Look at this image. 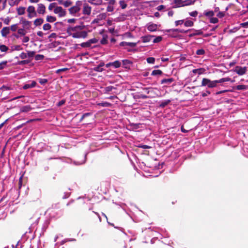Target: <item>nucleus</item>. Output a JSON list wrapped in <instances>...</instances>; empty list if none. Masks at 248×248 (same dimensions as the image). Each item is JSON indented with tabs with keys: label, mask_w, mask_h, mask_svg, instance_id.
I'll return each instance as SVG.
<instances>
[{
	"label": "nucleus",
	"mask_w": 248,
	"mask_h": 248,
	"mask_svg": "<svg viewBox=\"0 0 248 248\" xmlns=\"http://www.w3.org/2000/svg\"><path fill=\"white\" fill-rule=\"evenodd\" d=\"M201 86H207L209 88H213L217 86V80H211L210 79L203 78L202 79Z\"/></svg>",
	"instance_id": "f257e3e1"
},
{
	"label": "nucleus",
	"mask_w": 248,
	"mask_h": 248,
	"mask_svg": "<svg viewBox=\"0 0 248 248\" xmlns=\"http://www.w3.org/2000/svg\"><path fill=\"white\" fill-rule=\"evenodd\" d=\"M88 33L86 31H78L76 32L70 33L69 36H71L74 38H85L87 37Z\"/></svg>",
	"instance_id": "f03ea898"
},
{
	"label": "nucleus",
	"mask_w": 248,
	"mask_h": 248,
	"mask_svg": "<svg viewBox=\"0 0 248 248\" xmlns=\"http://www.w3.org/2000/svg\"><path fill=\"white\" fill-rule=\"evenodd\" d=\"M82 4L81 1H77L76 5L69 9V11L70 14H75L78 12L80 10V6Z\"/></svg>",
	"instance_id": "7ed1b4c3"
},
{
	"label": "nucleus",
	"mask_w": 248,
	"mask_h": 248,
	"mask_svg": "<svg viewBox=\"0 0 248 248\" xmlns=\"http://www.w3.org/2000/svg\"><path fill=\"white\" fill-rule=\"evenodd\" d=\"M84 28V26H76L75 27H69L67 28L66 30V32L67 34L70 35V33H73V32H76L78 31H80L83 30Z\"/></svg>",
	"instance_id": "20e7f679"
},
{
	"label": "nucleus",
	"mask_w": 248,
	"mask_h": 248,
	"mask_svg": "<svg viewBox=\"0 0 248 248\" xmlns=\"http://www.w3.org/2000/svg\"><path fill=\"white\" fill-rule=\"evenodd\" d=\"M55 14H58L59 17H63L66 14V11L61 6H57L54 10Z\"/></svg>",
	"instance_id": "39448f33"
},
{
	"label": "nucleus",
	"mask_w": 248,
	"mask_h": 248,
	"mask_svg": "<svg viewBox=\"0 0 248 248\" xmlns=\"http://www.w3.org/2000/svg\"><path fill=\"white\" fill-rule=\"evenodd\" d=\"M234 71L238 75L242 76L245 74L247 71V67H241L240 66H236L235 67Z\"/></svg>",
	"instance_id": "423d86ee"
},
{
	"label": "nucleus",
	"mask_w": 248,
	"mask_h": 248,
	"mask_svg": "<svg viewBox=\"0 0 248 248\" xmlns=\"http://www.w3.org/2000/svg\"><path fill=\"white\" fill-rule=\"evenodd\" d=\"M143 90L145 91L146 93L147 94L151 93L152 96L151 97L155 96V95H157L156 93L155 92V90H158L157 88H152V87H147V88H143Z\"/></svg>",
	"instance_id": "0eeeda50"
},
{
	"label": "nucleus",
	"mask_w": 248,
	"mask_h": 248,
	"mask_svg": "<svg viewBox=\"0 0 248 248\" xmlns=\"http://www.w3.org/2000/svg\"><path fill=\"white\" fill-rule=\"evenodd\" d=\"M92 8L87 4L85 3L83 5V9L82 13L84 15H90L91 13Z\"/></svg>",
	"instance_id": "6e6552de"
},
{
	"label": "nucleus",
	"mask_w": 248,
	"mask_h": 248,
	"mask_svg": "<svg viewBox=\"0 0 248 248\" xmlns=\"http://www.w3.org/2000/svg\"><path fill=\"white\" fill-rule=\"evenodd\" d=\"M123 63V67L125 69L130 68V66L132 64V62L128 60H124L122 61Z\"/></svg>",
	"instance_id": "1a4fd4ad"
},
{
	"label": "nucleus",
	"mask_w": 248,
	"mask_h": 248,
	"mask_svg": "<svg viewBox=\"0 0 248 248\" xmlns=\"http://www.w3.org/2000/svg\"><path fill=\"white\" fill-rule=\"evenodd\" d=\"M46 12V7L42 3L38 5L37 12L40 14H44Z\"/></svg>",
	"instance_id": "9d476101"
},
{
	"label": "nucleus",
	"mask_w": 248,
	"mask_h": 248,
	"mask_svg": "<svg viewBox=\"0 0 248 248\" xmlns=\"http://www.w3.org/2000/svg\"><path fill=\"white\" fill-rule=\"evenodd\" d=\"M21 22L23 24V26L24 28L26 29H29L31 27V21L26 20L23 18H22Z\"/></svg>",
	"instance_id": "9b49d317"
},
{
	"label": "nucleus",
	"mask_w": 248,
	"mask_h": 248,
	"mask_svg": "<svg viewBox=\"0 0 248 248\" xmlns=\"http://www.w3.org/2000/svg\"><path fill=\"white\" fill-rule=\"evenodd\" d=\"M137 44V43L122 42L120 43V46H128L131 47H134L136 46Z\"/></svg>",
	"instance_id": "f8f14e48"
},
{
	"label": "nucleus",
	"mask_w": 248,
	"mask_h": 248,
	"mask_svg": "<svg viewBox=\"0 0 248 248\" xmlns=\"http://www.w3.org/2000/svg\"><path fill=\"white\" fill-rule=\"evenodd\" d=\"M174 81V79L173 78H164L161 80V84H166L167 85L170 84L172 82Z\"/></svg>",
	"instance_id": "ddd939ff"
},
{
	"label": "nucleus",
	"mask_w": 248,
	"mask_h": 248,
	"mask_svg": "<svg viewBox=\"0 0 248 248\" xmlns=\"http://www.w3.org/2000/svg\"><path fill=\"white\" fill-rule=\"evenodd\" d=\"M10 33V28L5 27L2 28L1 31V34L3 37H6Z\"/></svg>",
	"instance_id": "4468645a"
},
{
	"label": "nucleus",
	"mask_w": 248,
	"mask_h": 248,
	"mask_svg": "<svg viewBox=\"0 0 248 248\" xmlns=\"http://www.w3.org/2000/svg\"><path fill=\"white\" fill-rule=\"evenodd\" d=\"M36 85V82L35 81H32L31 83H28L25 84L23 88L25 90L29 89V88H32L34 87Z\"/></svg>",
	"instance_id": "2eb2a0df"
},
{
	"label": "nucleus",
	"mask_w": 248,
	"mask_h": 248,
	"mask_svg": "<svg viewBox=\"0 0 248 248\" xmlns=\"http://www.w3.org/2000/svg\"><path fill=\"white\" fill-rule=\"evenodd\" d=\"M154 37V35H149L141 37V39L143 43H147L149 42Z\"/></svg>",
	"instance_id": "dca6fc26"
},
{
	"label": "nucleus",
	"mask_w": 248,
	"mask_h": 248,
	"mask_svg": "<svg viewBox=\"0 0 248 248\" xmlns=\"http://www.w3.org/2000/svg\"><path fill=\"white\" fill-rule=\"evenodd\" d=\"M147 30L150 31H156L157 29V25L155 24H149L147 27Z\"/></svg>",
	"instance_id": "f3484780"
},
{
	"label": "nucleus",
	"mask_w": 248,
	"mask_h": 248,
	"mask_svg": "<svg viewBox=\"0 0 248 248\" xmlns=\"http://www.w3.org/2000/svg\"><path fill=\"white\" fill-rule=\"evenodd\" d=\"M32 109V108L30 105H27L22 107L20 108V111L22 112H27L31 111Z\"/></svg>",
	"instance_id": "a211bd4d"
},
{
	"label": "nucleus",
	"mask_w": 248,
	"mask_h": 248,
	"mask_svg": "<svg viewBox=\"0 0 248 248\" xmlns=\"http://www.w3.org/2000/svg\"><path fill=\"white\" fill-rule=\"evenodd\" d=\"M183 0H174L173 2L176 4L177 7H184V3Z\"/></svg>",
	"instance_id": "6ab92c4d"
},
{
	"label": "nucleus",
	"mask_w": 248,
	"mask_h": 248,
	"mask_svg": "<svg viewBox=\"0 0 248 248\" xmlns=\"http://www.w3.org/2000/svg\"><path fill=\"white\" fill-rule=\"evenodd\" d=\"M44 22V19L43 18H37L34 21V24L35 26H40Z\"/></svg>",
	"instance_id": "aec40b11"
},
{
	"label": "nucleus",
	"mask_w": 248,
	"mask_h": 248,
	"mask_svg": "<svg viewBox=\"0 0 248 248\" xmlns=\"http://www.w3.org/2000/svg\"><path fill=\"white\" fill-rule=\"evenodd\" d=\"M17 12L18 15H23L25 13V7H19L17 8Z\"/></svg>",
	"instance_id": "412c9836"
},
{
	"label": "nucleus",
	"mask_w": 248,
	"mask_h": 248,
	"mask_svg": "<svg viewBox=\"0 0 248 248\" xmlns=\"http://www.w3.org/2000/svg\"><path fill=\"white\" fill-rule=\"evenodd\" d=\"M190 30H188L187 31H185L183 30H179L178 29H170V30H167V31L168 32H170V31H177V32H179L180 33H186V32H187Z\"/></svg>",
	"instance_id": "4be33fe9"
},
{
	"label": "nucleus",
	"mask_w": 248,
	"mask_h": 248,
	"mask_svg": "<svg viewBox=\"0 0 248 248\" xmlns=\"http://www.w3.org/2000/svg\"><path fill=\"white\" fill-rule=\"evenodd\" d=\"M203 32L201 30H196L194 32H193L189 35V37H191L195 35H199L202 34Z\"/></svg>",
	"instance_id": "5701e85b"
},
{
	"label": "nucleus",
	"mask_w": 248,
	"mask_h": 248,
	"mask_svg": "<svg viewBox=\"0 0 248 248\" xmlns=\"http://www.w3.org/2000/svg\"><path fill=\"white\" fill-rule=\"evenodd\" d=\"M115 89L113 86H109L104 88L103 92L104 93H108L109 92H111L113 89Z\"/></svg>",
	"instance_id": "b1692460"
},
{
	"label": "nucleus",
	"mask_w": 248,
	"mask_h": 248,
	"mask_svg": "<svg viewBox=\"0 0 248 248\" xmlns=\"http://www.w3.org/2000/svg\"><path fill=\"white\" fill-rule=\"evenodd\" d=\"M195 2V0H186L183 1L184 3V7L185 6H188L193 5L194 4Z\"/></svg>",
	"instance_id": "393cba45"
},
{
	"label": "nucleus",
	"mask_w": 248,
	"mask_h": 248,
	"mask_svg": "<svg viewBox=\"0 0 248 248\" xmlns=\"http://www.w3.org/2000/svg\"><path fill=\"white\" fill-rule=\"evenodd\" d=\"M98 106H102L103 107H109L111 106V104L107 102H103L97 104Z\"/></svg>",
	"instance_id": "a878e982"
},
{
	"label": "nucleus",
	"mask_w": 248,
	"mask_h": 248,
	"mask_svg": "<svg viewBox=\"0 0 248 248\" xmlns=\"http://www.w3.org/2000/svg\"><path fill=\"white\" fill-rule=\"evenodd\" d=\"M46 20L48 22H54L56 20V18L55 16H47Z\"/></svg>",
	"instance_id": "bb28decb"
},
{
	"label": "nucleus",
	"mask_w": 248,
	"mask_h": 248,
	"mask_svg": "<svg viewBox=\"0 0 248 248\" xmlns=\"http://www.w3.org/2000/svg\"><path fill=\"white\" fill-rule=\"evenodd\" d=\"M162 74L163 72L161 70H154L151 73L152 76L161 75Z\"/></svg>",
	"instance_id": "cd10ccee"
},
{
	"label": "nucleus",
	"mask_w": 248,
	"mask_h": 248,
	"mask_svg": "<svg viewBox=\"0 0 248 248\" xmlns=\"http://www.w3.org/2000/svg\"><path fill=\"white\" fill-rule=\"evenodd\" d=\"M27 11L29 14H34L35 15H36L35 8L33 6H29L27 9Z\"/></svg>",
	"instance_id": "c85d7f7f"
},
{
	"label": "nucleus",
	"mask_w": 248,
	"mask_h": 248,
	"mask_svg": "<svg viewBox=\"0 0 248 248\" xmlns=\"http://www.w3.org/2000/svg\"><path fill=\"white\" fill-rule=\"evenodd\" d=\"M170 102V100H165L161 102L159 106L160 108H163L166 106H167Z\"/></svg>",
	"instance_id": "c756f323"
},
{
	"label": "nucleus",
	"mask_w": 248,
	"mask_h": 248,
	"mask_svg": "<svg viewBox=\"0 0 248 248\" xmlns=\"http://www.w3.org/2000/svg\"><path fill=\"white\" fill-rule=\"evenodd\" d=\"M247 88V86L245 85H239L235 87V89L237 90H245Z\"/></svg>",
	"instance_id": "7c9ffc66"
},
{
	"label": "nucleus",
	"mask_w": 248,
	"mask_h": 248,
	"mask_svg": "<svg viewBox=\"0 0 248 248\" xmlns=\"http://www.w3.org/2000/svg\"><path fill=\"white\" fill-rule=\"evenodd\" d=\"M119 4L120 5V6L122 8V9H125L127 6V4L125 3V1L124 0H120L119 1Z\"/></svg>",
	"instance_id": "2f4dec72"
},
{
	"label": "nucleus",
	"mask_w": 248,
	"mask_h": 248,
	"mask_svg": "<svg viewBox=\"0 0 248 248\" xmlns=\"http://www.w3.org/2000/svg\"><path fill=\"white\" fill-rule=\"evenodd\" d=\"M121 63L119 61H115L114 62H112V66L116 68H119L121 66Z\"/></svg>",
	"instance_id": "473e14b6"
},
{
	"label": "nucleus",
	"mask_w": 248,
	"mask_h": 248,
	"mask_svg": "<svg viewBox=\"0 0 248 248\" xmlns=\"http://www.w3.org/2000/svg\"><path fill=\"white\" fill-rule=\"evenodd\" d=\"M104 69L102 68L101 67H100L99 65H98L96 67H95L93 68V70L95 72H101L104 71Z\"/></svg>",
	"instance_id": "72a5a7b5"
},
{
	"label": "nucleus",
	"mask_w": 248,
	"mask_h": 248,
	"mask_svg": "<svg viewBox=\"0 0 248 248\" xmlns=\"http://www.w3.org/2000/svg\"><path fill=\"white\" fill-rule=\"evenodd\" d=\"M8 49V47L5 45L0 44V50L1 52H6Z\"/></svg>",
	"instance_id": "f704fd0d"
},
{
	"label": "nucleus",
	"mask_w": 248,
	"mask_h": 248,
	"mask_svg": "<svg viewBox=\"0 0 248 248\" xmlns=\"http://www.w3.org/2000/svg\"><path fill=\"white\" fill-rule=\"evenodd\" d=\"M107 35H104L103 38L100 41L102 45H106L108 43Z\"/></svg>",
	"instance_id": "c9c22d12"
},
{
	"label": "nucleus",
	"mask_w": 248,
	"mask_h": 248,
	"mask_svg": "<svg viewBox=\"0 0 248 248\" xmlns=\"http://www.w3.org/2000/svg\"><path fill=\"white\" fill-rule=\"evenodd\" d=\"M80 46L82 47H89L91 46L89 40L86 42L82 43L80 44Z\"/></svg>",
	"instance_id": "e433bc0d"
},
{
	"label": "nucleus",
	"mask_w": 248,
	"mask_h": 248,
	"mask_svg": "<svg viewBox=\"0 0 248 248\" xmlns=\"http://www.w3.org/2000/svg\"><path fill=\"white\" fill-rule=\"evenodd\" d=\"M31 62L30 60H25L19 61L18 62V64L19 65H25Z\"/></svg>",
	"instance_id": "4c0bfd02"
},
{
	"label": "nucleus",
	"mask_w": 248,
	"mask_h": 248,
	"mask_svg": "<svg viewBox=\"0 0 248 248\" xmlns=\"http://www.w3.org/2000/svg\"><path fill=\"white\" fill-rule=\"evenodd\" d=\"M51 26L49 23L45 24L43 25V29L44 31H48L50 30Z\"/></svg>",
	"instance_id": "58836bf2"
},
{
	"label": "nucleus",
	"mask_w": 248,
	"mask_h": 248,
	"mask_svg": "<svg viewBox=\"0 0 248 248\" xmlns=\"http://www.w3.org/2000/svg\"><path fill=\"white\" fill-rule=\"evenodd\" d=\"M17 32L21 36H25L26 34V31L24 29H19L17 31Z\"/></svg>",
	"instance_id": "ea45409f"
},
{
	"label": "nucleus",
	"mask_w": 248,
	"mask_h": 248,
	"mask_svg": "<svg viewBox=\"0 0 248 248\" xmlns=\"http://www.w3.org/2000/svg\"><path fill=\"white\" fill-rule=\"evenodd\" d=\"M44 57L43 55L37 54L35 56V60L36 61L42 60L44 59Z\"/></svg>",
	"instance_id": "a19ab883"
},
{
	"label": "nucleus",
	"mask_w": 248,
	"mask_h": 248,
	"mask_svg": "<svg viewBox=\"0 0 248 248\" xmlns=\"http://www.w3.org/2000/svg\"><path fill=\"white\" fill-rule=\"evenodd\" d=\"M205 53V50L203 49H200L196 51V54L198 55H204Z\"/></svg>",
	"instance_id": "79ce46f5"
},
{
	"label": "nucleus",
	"mask_w": 248,
	"mask_h": 248,
	"mask_svg": "<svg viewBox=\"0 0 248 248\" xmlns=\"http://www.w3.org/2000/svg\"><path fill=\"white\" fill-rule=\"evenodd\" d=\"M193 24L194 23L192 21L187 20L185 22L184 25L186 27H192L193 25Z\"/></svg>",
	"instance_id": "37998d69"
},
{
	"label": "nucleus",
	"mask_w": 248,
	"mask_h": 248,
	"mask_svg": "<svg viewBox=\"0 0 248 248\" xmlns=\"http://www.w3.org/2000/svg\"><path fill=\"white\" fill-rule=\"evenodd\" d=\"M204 15L206 16L212 17L214 15V12L213 11H207V12H205Z\"/></svg>",
	"instance_id": "c03bdc74"
},
{
	"label": "nucleus",
	"mask_w": 248,
	"mask_h": 248,
	"mask_svg": "<svg viewBox=\"0 0 248 248\" xmlns=\"http://www.w3.org/2000/svg\"><path fill=\"white\" fill-rule=\"evenodd\" d=\"M162 40V37L160 36H159L155 37L153 40V42L154 43H157L160 42Z\"/></svg>",
	"instance_id": "a18cd8bd"
},
{
	"label": "nucleus",
	"mask_w": 248,
	"mask_h": 248,
	"mask_svg": "<svg viewBox=\"0 0 248 248\" xmlns=\"http://www.w3.org/2000/svg\"><path fill=\"white\" fill-rule=\"evenodd\" d=\"M202 70H203V69H202V68L196 69H193L192 70V72L195 74L198 73L199 75H201L202 73Z\"/></svg>",
	"instance_id": "49530a36"
},
{
	"label": "nucleus",
	"mask_w": 248,
	"mask_h": 248,
	"mask_svg": "<svg viewBox=\"0 0 248 248\" xmlns=\"http://www.w3.org/2000/svg\"><path fill=\"white\" fill-rule=\"evenodd\" d=\"M138 98H141V99H145L151 98V96H147L146 95H144V94H140L139 95Z\"/></svg>",
	"instance_id": "de8ad7c7"
},
{
	"label": "nucleus",
	"mask_w": 248,
	"mask_h": 248,
	"mask_svg": "<svg viewBox=\"0 0 248 248\" xmlns=\"http://www.w3.org/2000/svg\"><path fill=\"white\" fill-rule=\"evenodd\" d=\"M7 63V61H2L0 62V70L3 69L6 65Z\"/></svg>",
	"instance_id": "09e8293b"
},
{
	"label": "nucleus",
	"mask_w": 248,
	"mask_h": 248,
	"mask_svg": "<svg viewBox=\"0 0 248 248\" xmlns=\"http://www.w3.org/2000/svg\"><path fill=\"white\" fill-rule=\"evenodd\" d=\"M47 79L46 78H40L39 79V82L41 85H44L47 82Z\"/></svg>",
	"instance_id": "8fccbe9b"
},
{
	"label": "nucleus",
	"mask_w": 248,
	"mask_h": 248,
	"mask_svg": "<svg viewBox=\"0 0 248 248\" xmlns=\"http://www.w3.org/2000/svg\"><path fill=\"white\" fill-rule=\"evenodd\" d=\"M72 4V2L70 0H66L64 1L63 3V5L65 7H67Z\"/></svg>",
	"instance_id": "3c124183"
},
{
	"label": "nucleus",
	"mask_w": 248,
	"mask_h": 248,
	"mask_svg": "<svg viewBox=\"0 0 248 248\" xmlns=\"http://www.w3.org/2000/svg\"><path fill=\"white\" fill-rule=\"evenodd\" d=\"M147 62L149 63H154L155 62V59L153 57H149L147 59Z\"/></svg>",
	"instance_id": "603ef678"
},
{
	"label": "nucleus",
	"mask_w": 248,
	"mask_h": 248,
	"mask_svg": "<svg viewBox=\"0 0 248 248\" xmlns=\"http://www.w3.org/2000/svg\"><path fill=\"white\" fill-rule=\"evenodd\" d=\"M27 57L32 58L34 56L35 52L29 51H28V53H27Z\"/></svg>",
	"instance_id": "864d4df0"
},
{
	"label": "nucleus",
	"mask_w": 248,
	"mask_h": 248,
	"mask_svg": "<svg viewBox=\"0 0 248 248\" xmlns=\"http://www.w3.org/2000/svg\"><path fill=\"white\" fill-rule=\"evenodd\" d=\"M17 28H18L17 24H13V25L11 26L10 29L13 31H16L17 30Z\"/></svg>",
	"instance_id": "5fc2aeb1"
},
{
	"label": "nucleus",
	"mask_w": 248,
	"mask_h": 248,
	"mask_svg": "<svg viewBox=\"0 0 248 248\" xmlns=\"http://www.w3.org/2000/svg\"><path fill=\"white\" fill-rule=\"evenodd\" d=\"M65 102H66V100L65 99H62V100H61L60 101H59L57 104L56 105L57 107H61V106L63 105L65 103Z\"/></svg>",
	"instance_id": "6e6d98bb"
},
{
	"label": "nucleus",
	"mask_w": 248,
	"mask_h": 248,
	"mask_svg": "<svg viewBox=\"0 0 248 248\" xmlns=\"http://www.w3.org/2000/svg\"><path fill=\"white\" fill-rule=\"evenodd\" d=\"M57 3L55 2L50 3L48 6V10L51 11L53 9V8L55 7Z\"/></svg>",
	"instance_id": "4d7b16f0"
},
{
	"label": "nucleus",
	"mask_w": 248,
	"mask_h": 248,
	"mask_svg": "<svg viewBox=\"0 0 248 248\" xmlns=\"http://www.w3.org/2000/svg\"><path fill=\"white\" fill-rule=\"evenodd\" d=\"M19 57L21 59L24 60L27 58V53H26L25 52H22L20 54Z\"/></svg>",
	"instance_id": "13d9d810"
},
{
	"label": "nucleus",
	"mask_w": 248,
	"mask_h": 248,
	"mask_svg": "<svg viewBox=\"0 0 248 248\" xmlns=\"http://www.w3.org/2000/svg\"><path fill=\"white\" fill-rule=\"evenodd\" d=\"M89 42L90 43V44L92 45V44H95L98 42V40L95 38H92L90 40H89Z\"/></svg>",
	"instance_id": "bf43d9fd"
},
{
	"label": "nucleus",
	"mask_w": 248,
	"mask_h": 248,
	"mask_svg": "<svg viewBox=\"0 0 248 248\" xmlns=\"http://www.w3.org/2000/svg\"><path fill=\"white\" fill-rule=\"evenodd\" d=\"M91 115V113H86L82 115L80 118V121L81 122L85 117Z\"/></svg>",
	"instance_id": "052dcab7"
},
{
	"label": "nucleus",
	"mask_w": 248,
	"mask_h": 248,
	"mask_svg": "<svg viewBox=\"0 0 248 248\" xmlns=\"http://www.w3.org/2000/svg\"><path fill=\"white\" fill-rule=\"evenodd\" d=\"M218 21V20L217 17H212L210 19V22L212 23H217Z\"/></svg>",
	"instance_id": "680f3d73"
},
{
	"label": "nucleus",
	"mask_w": 248,
	"mask_h": 248,
	"mask_svg": "<svg viewBox=\"0 0 248 248\" xmlns=\"http://www.w3.org/2000/svg\"><path fill=\"white\" fill-rule=\"evenodd\" d=\"M102 0H94V5H101L102 3Z\"/></svg>",
	"instance_id": "e2e57ef3"
},
{
	"label": "nucleus",
	"mask_w": 248,
	"mask_h": 248,
	"mask_svg": "<svg viewBox=\"0 0 248 248\" xmlns=\"http://www.w3.org/2000/svg\"><path fill=\"white\" fill-rule=\"evenodd\" d=\"M0 89L3 91H6L11 90V88L10 87L3 85L0 88Z\"/></svg>",
	"instance_id": "0e129e2a"
},
{
	"label": "nucleus",
	"mask_w": 248,
	"mask_h": 248,
	"mask_svg": "<svg viewBox=\"0 0 248 248\" xmlns=\"http://www.w3.org/2000/svg\"><path fill=\"white\" fill-rule=\"evenodd\" d=\"M10 21V19L8 17H7V18L3 19L4 23L6 25H9Z\"/></svg>",
	"instance_id": "69168bd1"
},
{
	"label": "nucleus",
	"mask_w": 248,
	"mask_h": 248,
	"mask_svg": "<svg viewBox=\"0 0 248 248\" xmlns=\"http://www.w3.org/2000/svg\"><path fill=\"white\" fill-rule=\"evenodd\" d=\"M240 26L243 28H247L248 27V21L241 23Z\"/></svg>",
	"instance_id": "338daca9"
},
{
	"label": "nucleus",
	"mask_w": 248,
	"mask_h": 248,
	"mask_svg": "<svg viewBox=\"0 0 248 248\" xmlns=\"http://www.w3.org/2000/svg\"><path fill=\"white\" fill-rule=\"evenodd\" d=\"M189 15L193 17H196L198 15V12L196 11L189 13Z\"/></svg>",
	"instance_id": "774afa93"
}]
</instances>
